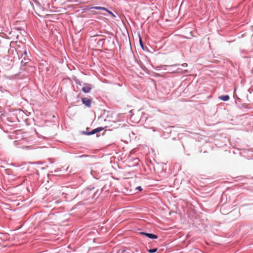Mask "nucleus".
Listing matches in <instances>:
<instances>
[{
    "instance_id": "nucleus-16",
    "label": "nucleus",
    "mask_w": 253,
    "mask_h": 253,
    "mask_svg": "<svg viewBox=\"0 0 253 253\" xmlns=\"http://www.w3.org/2000/svg\"><path fill=\"white\" fill-rule=\"evenodd\" d=\"M1 245V243H0V246Z\"/></svg>"
},
{
    "instance_id": "nucleus-10",
    "label": "nucleus",
    "mask_w": 253,
    "mask_h": 253,
    "mask_svg": "<svg viewBox=\"0 0 253 253\" xmlns=\"http://www.w3.org/2000/svg\"><path fill=\"white\" fill-rule=\"evenodd\" d=\"M105 11H107V12L109 14H110V15H111V14H113V13H112L111 11H110V10H108L107 9V10H105Z\"/></svg>"
},
{
    "instance_id": "nucleus-1",
    "label": "nucleus",
    "mask_w": 253,
    "mask_h": 253,
    "mask_svg": "<svg viewBox=\"0 0 253 253\" xmlns=\"http://www.w3.org/2000/svg\"><path fill=\"white\" fill-rule=\"evenodd\" d=\"M83 103L87 107H90L91 104V100L87 98H82Z\"/></svg>"
},
{
    "instance_id": "nucleus-9",
    "label": "nucleus",
    "mask_w": 253,
    "mask_h": 253,
    "mask_svg": "<svg viewBox=\"0 0 253 253\" xmlns=\"http://www.w3.org/2000/svg\"><path fill=\"white\" fill-rule=\"evenodd\" d=\"M136 189H138L140 191H142V189L141 186H138V187H136Z\"/></svg>"
},
{
    "instance_id": "nucleus-8",
    "label": "nucleus",
    "mask_w": 253,
    "mask_h": 253,
    "mask_svg": "<svg viewBox=\"0 0 253 253\" xmlns=\"http://www.w3.org/2000/svg\"><path fill=\"white\" fill-rule=\"evenodd\" d=\"M139 42H140V44L141 46L143 48V43H142V42L141 40V38L140 37L139 38Z\"/></svg>"
},
{
    "instance_id": "nucleus-3",
    "label": "nucleus",
    "mask_w": 253,
    "mask_h": 253,
    "mask_svg": "<svg viewBox=\"0 0 253 253\" xmlns=\"http://www.w3.org/2000/svg\"><path fill=\"white\" fill-rule=\"evenodd\" d=\"M104 128L103 127H98L97 128H96L93 129L91 131L87 133V135L94 134L97 132L101 131L102 130H103L104 129Z\"/></svg>"
},
{
    "instance_id": "nucleus-5",
    "label": "nucleus",
    "mask_w": 253,
    "mask_h": 253,
    "mask_svg": "<svg viewBox=\"0 0 253 253\" xmlns=\"http://www.w3.org/2000/svg\"><path fill=\"white\" fill-rule=\"evenodd\" d=\"M219 99L223 101H226L229 99V96L228 95H222L219 97Z\"/></svg>"
},
{
    "instance_id": "nucleus-4",
    "label": "nucleus",
    "mask_w": 253,
    "mask_h": 253,
    "mask_svg": "<svg viewBox=\"0 0 253 253\" xmlns=\"http://www.w3.org/2000/svg\"><path fill=\"white\" fill-rule=\"evenodd\" d=\"M141 234L145 235L147 237L151 238V239H157L158 236L156 235L151 234V233H144V232H141Z\"/></svg>"
},
{
    "instance_id": "nucleus-13",
    "label": "nucleus",
    "mask_w": 253,
    "mask_h": 253,
    "mask_svg": "<svg viewBox=\"0 0 253 253\" xmlns=\"http://www.w3.org/2000/svg\"><path fill=\"white\" fill-rule=\"evenodd\" d=\"M88 157L87 155H82L81 156H80V157Z\"/></svg>"
},
{
    "instance_id": "nucleus-2",
    "label": "nucleus",
    "mask_w": 253,
    "mask_h": 253,
    "mask_svg": "<svg viewBox=\"0 0 253 253\" xmlns=\"http://www.w3.org/2000/svg\"><path fill=\"white\" fill-rule=\"evenodd\" d=\"M92 89V85L90 84H86L82 88V91L84 93L89 92Z\"/></svg>"
},
{
    "instance_id": "nucleus-11",
    "label": "nucleus",
    "mask_w": 253,
    "mask_h": 253,
    "mask_svg": "<svg viewBox=\"0 0 253 253\" xmlns=\"http://www.w3.org/2000/svg\"><path fill=\"white\" fill-rule=\"evenodd\" d=\"M24 54H25V56H28V52L26 50L24 51Z\"/></svg>"
},
{
    "instance_id": "nucleus-6",
    "label": "nucleus",
    "mask_w": 253,
    "mask_h": 253,
    "mask_svg": "<svg viewBox=\"0 0 253 253\" xmlns=\"http://www.w3.org/2000/svg\"><path fill=\"white\" fill-rule=\"evenodd\" d=\"M93 8H94V9H98V10H107V9L105 7H101V6H95V7H93Z\"/></svg>"
},
{
    "instance_id": "nucleus-14",
    "label": "nucleus",
    "mask_w": 253,
    "mask_h": 253,
    "mask_svg": "<svg viewBox=\"0 0 253 253\" xmlns=\"http://www.w3.org/2000/svg\"><path fill=\"white\" fill-rule=\"evenodd\" d=\"M113 17H115L116 16L113 13V14H111Z\"/></svg>"
},
{
    "instance_id": "nucleus-12",
    "label": "nucleus",
    "mask_w": 253,
    "mask_h": 253,
    "mask_svg": "<svg viewBox=\"0 0 253 253\" xmlns=\"http://www.w3.org/2000/svg\"><path fill=\"white\" fill-rule=\"evenodd\" d=\"M183 66H185V67H187V64L186 63H184L182 65Z\"/></svg>"
},
{
    "instance_id": "nucleus-15",
    "label": "nucleus",
    "mask_w": 253,
    "mask_h": 253,
    "mask_svg": "<svg viewBox=\"0 0 253 253\" xmlns=\"http://www.w3.org/2000/svg\"><path fill=\"white\" fill-rule=\"evenodd\" d=\"M89 191H90L89 190L84 191V193H87L88 192H89Z\"/></svg>"
},
{
    "instance_id": "nucleus-7",
    "label": "nucleus",
    "mask_w": 253,
    "mask_h": 253,
    "mask_svg": "<svg viewBox=\"0 0 253 253\" xmlns=\"http://www.w3.org/2000/svg\"><path fill=\"white\" fill-rule=\"evenodd\" d=\"M157 251V248H155V249H150V250H148V252L149 253H155Z\"/></svg>"
}]
</instances>
